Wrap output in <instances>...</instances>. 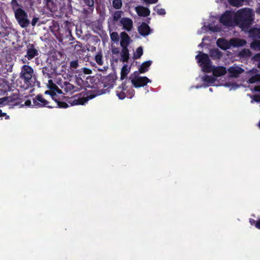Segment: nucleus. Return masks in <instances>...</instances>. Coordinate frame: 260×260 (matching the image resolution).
Listing matches in <instances>:
<instances>
[{
	"label": "nucleus",
	"mask_w": 260,
	"mask_h": 260,
	"mask_svg": "<svg viewBox=\"0 0 260 260\" xmlns=\"http://www.w3.org/2000/svg\"><path fill=\"white\" fill-rule=\"evenodd\" d=\"M138 31L142 36H146L151 33V30L146 23H143L139 26Z\"/></svg>",
	"instance_id": "obj_15"
},
{
	"label": "nucleus",
	"mask_w": 260,
	"mask_h": 260,
	"mask_svg": "<svg viewBox=\"0 0 260 260\" xmlns=\"http://www.w3.org/2000/svg\"><path fill=\"white\" fill-rule=\"evenodd\" d=\"M257 82H260V74H256L249 79L250 83H255Z\"/></svg>",
	"instance_id": "obj_27"
},
{
	"label": "nucleus",
	"mask_w": 260,
	"mask_h": 260,
	"mask_svg": "<svg viewBox=\"0 0 260 260\" xmlns=\"http://www.w3.org/2000/svg\"><path fill=\"white\" fill-rule=\"evenodd\" d=\"M121 46L122 48H126L129 42V38L128 36L125 32H122L121 33Z\"/></svg>",
	"instance_id": "obj_16"
},
{
	"label": "nucleus",
	"mask_w": 260,
	"mask_h": 260,
	"mask_svg": "<svg viewBox=\"0 0 260 260\" xmlns=\"http://www.w3.org/2000/svg\"><path fill=\"white\" fill-rule=\"evenodd\" d=\"M210 72L212 73L213 76L205 75L202 78L204 87L209 85L223 86L229 88L230 90H235L239 87V85L235 82H228L223 83V81H220L218 80V78L224 75L226 73L227 71L225 67L212 65L209 71L206 73Z\"/></svg>",
	"instance_id": "obj_2"
},
{
	"label": "nucleus",
	"mask_w": 260,
	"mask_h": 260,
	"mask_svg": "<svg viewBox=\"0 0 260 260\" xmlns=\"http://www.w3.org/2000/svg\"><path fill=\"white\" fill-rule=\"evenodd\" d=\"M39 20V18H37V17H34L32 18V20H31V25L32 26H35L37 22Z\"/></svg>",
	"instance_id": "obj_45"
},
{
	"label": "nucleus",
	"mask_w": 260,
	"mask_h": 260,
	"mask_svg": "<svg viewBox=\"0 0 260 260\" xmlns=\"http://www.w3.org/2000/svg\"><path fill=\"white\" fill-rule=\"evenodd\" d=\"M249 36L252 38H257L260 39V29L254 28L249 31Z\"/></svg>",
	"instance_id": "obj_21"
},
{
	"label": "nucleus",
	"mask_w": 260,
	"mask_h": 260,
	"mask_svg": "<svg viewBox=\"0 0 260 260\" xmlns=\"http://www.w3.org/2000/svg\"><path fill=\"white\" fill-rule=\"evenodd\" d=\"M96 62L100 65L103 64L102 55L101 53H99L95 56Z\"/></svg>",
	"instance_id": "obj_33"
},
{
	"label": "nucleus",
	"mask_w": 260,
	"mask_h": 260,
	"mask_svg": "<svg viewBox=\"0 0 260 260\" xmlns=\"http://www.w3.org/2000/svg\"><path fill=\"white\" fill-rule=\"evenodd\" d=\"M11 4L12 5L13 9L14 10V12H15V10L18 9L19 8H17L18 7V3L16 0H12Z\"/></svg>",
	"instance_id": "obj_37"
},
{
	"label": "nucleus",
	"mask_w": 260,
	"mask_h": 260,
	"mask_svg": "<svg viewBox=\"0 0 260 260\" xmlns=\"http://www.w3.org/2000/svg\"><path fill=\"white\" fill-rule=\"evenodd\" d=\"M0 116H3L2 114V111L0 110Z\"/></svg>",
	"instance_id": "obj_53"
},
{
	"label": "nucleus",
	"mask_w": 260,
	"mask_h": 260,
	"mask_svg": "<svg viewBox=\"0 0 260 260\" xmlns=\"http://www.w3.org/2000/svg\"><path fill=\"white\" fill-rule=\"evenodd\" d=\"M210 55L213 59L219 58L221 56V52L218 49H214L210 51Z\"/></svg>",
	"instance_id": "obj_22"
},
{
	"label": "nucleus",
	"mask_w": 260,
	"mask_h": 260,
	"mask_svg": "<svg viewBox=\"0 0 260 260\" xmlns=\"http://www.w3.org/2000/svg\"><path fill=\"white\" fill-rule=\"evenodd\" d=\"M121 60L123 62H127L129 58V53L127 48H122L121 53Z\"/></svg>",
	"instance_id": "obj_20"
},
{
	"label": "nucleus",
	"mask_w": 260,
	"mask_h": 260,
	"mask_svg": "<svg viewBox=\"0 0 260 260\" xmlns=\"http://www.w3.org/2000/svg\"><path fill=\"white\" fill-rule=\"evenodd\" d=\"M123 28L127 31L131 30L133 27V21L128 18H122L120 21Z\"/></svg>",
	"instance_id": "obj_13"
},
{
	"label": "nucleus",
	"mask_w": 260,
	"mask_h": 260,
	"mask_svg": "<svg viewBox=\"0 0 260 260\" xmlns=\"http://www.w3.org/2000/svg\"><path fill=\"white\" fill-rule=\"evenodd\" d=\"M84 3L88 6L92 7L93 5V0H84Z\"/></svg>",
	"instance_id": "obj_43"
},
{
	"label": "nucleus",
	"mask_w": 260,
	"mask_h": 260,
	"mask_svg": "<svg viewBox=\"0 0 260 260\" xmlns=\"http://www.w3.org/2000/svg\"><path fill=\"white\" fill-rule=\"evenodd\" d=\"M256 12L257 14H260V7L256 10Z\"/></svg>",
	"instance_id": "obj_50"
},
{
	"label": "nucleus",
	"mask_w": 260,
	"mask_h": 260,
	"mask_svg": "<svg viewBox=\"0 0 260 260\" xmlns=\"http://www.w3.org/2000/svg\"><path fill=\"white\" fill-rule=\"evenodd\" d=\"M143 49L140 47L137 49L134 54V58L135 59L139 58L143 54Z\"/></svg>",
	"instance_id": "obj_26"
},
{
	"label": "nucleus",
	"mask_w": 260,
	"mask_h": 260,
	"mask_svg": "<svg viewBox=\"0 0 260 260\" xmlns=\"http://www.w3.org/2000/svg\"><path fill=\"white\" fill-rule=\"evenodd\" d=\"M253 100L257 102H260V94L254 95L253 97Z\"/></svg>",
	"instance_id": "obj_44"
},
{
	"label": "nucleus",
	"mask_w": 260,
	"mask_h": 260,
	"mask_svg": "<svg viewBox=\"0 0 260 260\" xmlns=\"http://www.w3.org/2000/svg\"><path fill=\"white\" fill-rule=\"evenodd\" d=\"M122 12L118 11L115 12L113 16L114 20L115 21L118 20L121 16Z\"/></svg>",
	"instance_id": "obj_35"
},
{
	"label": "nucleus",
	"mask_w": 260,
	"mask_h": 260,
	"mask_svg": "<svg viewBox=\"0 0 260 260\" xmlns=\"http://www.w3.org/2000/svg\"><path fill=\"white\" fill-rule=\"evenodd\" d=\"M253 90L255 91H260V85L255 87Z\"/></svg>",
	"instance_id": "obj_48"
},
{
	"label": "nucleus",
	"mask_w": 260,
	"mask_h": 260,
	"mask_svg": "<svg viewBox=\"0 0 260 260\" xmlns=\"http://www.w3.org/2000/svg\"><path fill=\"white\" fill-rule=\"evenodd\" d=\"M131 82L135 88H139L145 86L148 83L151 82L146 77H141L137 74H133L130 77Z\"/></svg>",
	"instance_id": "obj_9"
},
{
	"label": "nucleus",
	"mask_w": 260,
	"mask_h": 260,
	"mask_svg": "<svg viewBox=\"0 0 260 260\" xmlns=\"http://www.w3.org/2000/svg\"><path fill=\"white\" fill-rule=\"evenodd\" d=\"M48 88L49 89V90H46L45 92V94H50L52 99L54 100L55 102L57 103V106L60 108H67L68 107V104L61 102H57L56 100L55 99V95L56 93H61V91L59 89L57 86L52 81V80H49L47 84Z\"/></svg>",
	"instance_id": "obj_6"
},
{
	"label": "nucleus",
	"mask_w": 260,
	"mask_h": 260,
	"mask_svg": "<svg viewBox=\"0 0 260 260\" xmlns=\"http://www.w3.org/2000/svg\"><path fill=\"white\" fill-rule=\"evenodd\" d=\"M155 12L160 15H164L166 14V11L164 9L160 8L159 6H156L154 8Z\"/></svg>",
	"instance_id": "obj_29"
},
{
	"label": "nucleus",
	"mask_w": 260,
	"mask_h": 260,
	"mask_svg": "<svg viewBox=\"0 0 260 260\" xmlns=\"http://www.w3.org/2000/svg\"><path fill=\"white\" fill-rule=\"evenodd\" d=\"M196 58L204 72L206 73L209 71L212 64L207 54L200 52L199 54L196 56Z\"/></svg>",
	"instance_id": "obj_7"
},
{
	"label": "nucleus",
	"mask_w": 260,
	"mask_h": 260,
	"mask_svg": "<svg viewBox=\"0 0 260 260\" xmlns=\"http://www.w3.org/2000/svg\"><path fill=\"white\" fill-rule=\"evenodd\" d=\"M208 28L210 30L213 31V32H217L220 31V28L217 25H215L214 24H209Z\"/></svg>",
	"instance_id": "obj_32"
},
{
	"label": "nucleus",
	"mask_w": 260,
	"mask_h": 260,
	"mask_svg": "<svg viewBox=\"0 0 260 260\" xmlns=\"http://www.w3.org/2000/svg\"><path fill=\"white\" fill-rule=\"evenodd\" d=\"M209 90H210V91L212 92V88H210L209 89Z\"/></svg>",
	"instance_id": "obj_54"
},
{
	"label": "nucleus",
	"mask_w": 260,
	"mask_h": 260,
	"mask_svg": "<svg viewBox=\"0 0 260 260\" xmlns=\"http://www.w3.org/2000/svg\"><path fill=\"white\" fill-rule=\"evenodd\" d=\"M24 105L26 106H34L33 105H31V102L29 100H27L26 101H25L24 103Z\"/></svg>",
	"instance_id": "obj_46"
},
{
	"label": "nucleus",
	"mask_w": 260,
	"mask_h": 260,
	"mask_svg": "<svg viewBox=\"0 0 260 260\" xmlns=\"http://www.w3.org/2000/svg\"><path fill=\"white\" fill-rule=\"evenodd\" d=\"M251 52L249 49H244L240 53L239 55L241 57H248L250 55Z\"/></svg>",
	"instance_id": "obj_30"
},
{
	"label": "nucleus",
	"mask_w": 260,
	"mask_h": 260,
	"mask_svg": "<svg viewBox=\"0 0 260 260\" xmlns=\"http://www.w3.org/2000/svg\"><path fill=\"white\" fill-rule=\"evenodd\" d=\"M64 89L67 92H73L77 90L76 87L73 85L69 83H66L64 84Z\"/></svg>",
	"instance_id": "obj_23"
},
{
	"label": "nucleus",
	"mask_w": 260,
	"mask_h": 260,
	"mask_svg": "<svg viewBox=\"0 0 260 260\" xmlns=\"http://www.w3.org/2000/svg\"><path fill=\"white\" fill-rule=\"evenodd\" d=\"M228 72L231 76L237 77L244 72V70L239 66L234 65L228 69Z\"/></svg>",
	"instance_id": "obj_11"
},
{
	"label": "nucleus",
	"mask_w": 260,
	"mask_h": 260,
	"mask_svg": "<svg viewBox=\"0 0 260 260\" xmlns=\"http://www.w3.org/2000/svg\"><path fill=\"white\" fill-rule=\"evenodd\" d=\"M94 96H89V98H75L71 99L69 102L71 104V105H84L89 99H91L93 98Z\"/></svg>",
	"instance_id": "obj_12"
},
{
	"label": "nucleus",
	"mask_w": 260,
	"mask_h": 260,
	"mask_svg": "<svg viewBox=\"0 0 260 260\" xmlns=\"http://www.w3.org/2000/svg\"><path fill=\"white\" fill-rule=\"evenodd\" d=\"M257 72V70L256 69H252L249 71V73H251V74H256Z\"/></svg>",
	"instance_id": "obj_47"
},
{
	"label": "nucleus",
	"mask_w": 260,
	"mask_h": 260,
	"mask_svg": "<svg viewBox=\"0 0 260 260\" xmlns=\"http://www.w3.org/2000/svg\"><path fill=\"white\" fill-rule=\"evenodd\" d=\"M147 4H154L156 3L158 0H143Z\"/></svg>",
	"instance_id": "obj_40"
},
{
	"label": "nucleus",
	"mask_w": 260,
	"mask_h": 260,
	"mask_svg": "<svg viewBox=\"0 0 260 260\" xmlns=\"http://www.w3.org/2000/svg\"><path fill=\"white\" fill-rule=\"evenodd\" d=\"M48 102L47 100L44 99L42 95H38L33 99V106L36 107H42L47 106Z\"/></svg>",
	"instance_id": "obj_10"
},
{
	"label": "nucleus",
	"mask_w": 260,
	"mask_h": 260,
	"mask_svg": "<svg viewBox=\"0 0 260 260\" xmlns=\"http://www.w3.org/2000/svg\"><path fill=\"white\" fill-rule=\"evenodd\" d=\"M246 41L244 40L239 39H233L230 41L221 38L217 40L216 42L217 45L222 50H226L231 46L239 47L244 45Z\"/></svg>",
	"instance_id": "obj_4"
},
{
	"label": "nucleus",
	"mask_w": 260,
	"mask_h": 260,
	"mask_svg": "<svg viewBox=\"0 0 260 260\" xmlns=\"http://www.w3.org/2000/svg\"><path fill=\"white\" fill-rule=\"evenodd\" d=\"M71 67L76 69L78 67V63L77 61H72L70 63Z\"/></svg>",
	"instance_id": "obj_41"
},
{
	"label": "nucleus",
	"mask_w": 260,
	"mask_h": 260,
	"mask_svg": "<svg viewBox=\"0 0 260 260\" xmlns=\"http://www.w3.org/2000/svg\"><path fill=\"white\" fill-rule=\"evenodd\" d=\"M250 47L252 49L255 50H260V41H253L250 44Z\"/></svg>",
	"instance_id": "obj_28"
},
{
	"label": "nucleus",
	"mask_w": 260,
	"mask_h": 260,
	"mask_svg": "<svg viewBox=\"0 0 260 260\" xmlns=\"http://www.w3.org/2000/svg\"><path fill=\"white\" fill-rule=\"evenodd\" d=\"M126 89L124 86L119 87L116 90V95L120 100H123L125 97V93L124 91Z\"/></svg>",
	"instance_id": "obj_19"
},
{
	"label": "nucleus",
	"mask_w": 260,
	"mask_h": 260,
	"mask_svg": "<svg viewBox=\"0 0 260 260\" xmlns=\"http://www.w3.org/2000/svg\"><path fill=\"white\" fill-rule=\"evenodd\" d=\"M253 12L249 8L241 9L236 13L226 11L221 17L220 21L224 25L232 26L239 25L244 30H246L243 23L249 24L252 20Z\"/></svg>",
	"instance_id": "obj_1"
},
{
	"label": "nucleus",
	"mask_w": 260,
	"mask_h": 260,
	"mask_svg": "<svg viewBox=\"0 0 260 260\" xmlns=\"http://www.w3.org/2000/svg\"><path fill=\"white\" fill-rule=\"evenodd\" d=\"M2 114L3 116H0V117H3L5 116V119H8V118H9V116L7 115L6 113H3V112H2Z\"/></svg>",
	"instance_id": "obj_49"
},
{
	"label": "nucleus",
	"mask_w": 260,
	"mask_h": 260,
	"mask_svg": "<svg viewBox=\"0 0 260 260\" xmlns=\"http://www.w3.org/2000/svg\"><path fill=\"white\" fill-rule=\"evenodd\" d=\"M202 86H197L196 88H201Z\"/></svg>",
	"instance_id": "obj_55"
},
{
	"label": "nucleus",
	"mask_w": 260,
	"mask_h": 260,
	"mask_svg": "<svg viewBox=\"0 0 260 260\" xmlns=\"http://www.w3.org/2000/svg\"><path fill=\"white\" fill-rule=\"evenodd\" d=\"M128 92L127 96L129 98L131 99L132 98L134 94H135V91L133 89H131Z\"/></svg>",
	"instance_id": "obj_42"
},
{
	"label": "nucleus",
	"mask_w": 260,
	"mask_h": 260,
	"mask_svg": "<svg viewBox=\"0 0 260 260\" xmlns=\"http://www.w3.org/2000/svg\"><path fill=\"white\" fill-rule=\"evenodd\" d=\"M112 3L113 7L117 9H120L122 6L121 0H113Z\"/></svg>",
	"instance_id": "obj_31"
},
{
	"label": "nucleus",
	"mask_w": 260,
	"mask_h": 260,
	"mask_svg": "<svg viewBox=\"0 0 260 260\" xmlns=\"http://www.w3.org/2000/svg\"><path fill=\"white\" fill-rule=\"evenodd\" d=\"M228 1L233 6L240 7L243 3L244 0H228Z\"/></svg>",
	"instance_id": "obj_25"
},
{
	"label": "nucleus",
	"mask_w": 260,
	"mask_h": 260,
	"mask_svg": "<svg viewBox=\"0 0 260 260\" xmlns=\"http://www.w3.org/2000/svg\"><path fill=\"white\" fill-rule=\"evenodd\" d=\"M152 61L148 60L143 62L139 69V71L140 73H144L148 71L149 67L151 66Z\"/></svg>",
	"instance_id": "obj_18"
},
{
	"label": "nucleus",
	"mask_w": 260,
	"mask_h": 260,
	"mask_svg": "<svg viewBox=\"0 0 260 260\" xmlns=\"http://www.w3.org/2000/svg\"><path fill=\"white\" fill-rule=\"evenodd\" d=\"M20 77L24 81L25 84V86L24 87L25 89L28 88L29 86H33L36 81V76L34 74V70L31 67L27 65H24L22 67Z\"/></svg>",
	"instance_id": "obj_3"
},
{
	"label": "nucleus",
	"mask_w": 260,
	"mask_h": 260,
	"mask_svg": "<svg viewBox=\"0 0 260 260\" xmlns=\"http://www.w3.org/2000/svg\"><path fill=\"white\" fill-rule=\"evenodd\" d=\"M205 40V38L203 39V41H204Z\"/></svg>",
	"instance_id": "obj_57"
},
{
	"label": "nucleus",
	"mask_w": 260,
	"mask_h": 260,
	"mask_svg": "<svg viewBox=\"0 0 260 260\" xmlns=\"http://www.w3.org/2000/svg\"><path fill=\"white\" fill-rule=\"evenodd\" d=\"M208 30V28L205 26L204 25L200 30H198V34L201 35L202 34L205 33Z\"/></svg>",
	"instance_id": "obj_38"
},
{
	"label": "nucleus",
	"mask_w": 260,
	"mask_h": 260,
	"mask_svg": "<svg viewBox=\"0 0 260 260\" xmlns=\"http://www.w3.org/2000/svg\"><path fill=\"white\" fill-rule=\"evenodd\" d=\"M48 88L49 89V90H46L45 92V94H50L52 99L54 100L55 102L57 103V106L60 108H67L68 107V104L61 102H57L56 100L55 99V95L56 93H61V91L59 89L57 86L52 81V80H49L47 84Z\"/></svg>",
	"instance_id": "obj_5"
},
{
	"label": "nucleus",
	"mask_w": 260,
	"mask_h": 260,
	"mask_svg": "<svg viewBox=\"0 0 260 260\" xmlns=\"http://www.w3.org/2000/svg\"><path fill=\"white\" fill-rule=\"evenodd\" d=\"M113 82H114V80H112V82H111V84H112Z\"/></svg>",
	"instance_id": "obj_56"
},
{
	"label": "nucleus",
	"mask_w": 260,
	"mask_h": 260,
	"mask_svg": "<svg viewBox=\"0 0 260 260\" xmlns=\"http://www.w3.org/2000/svg\"><path fill=\"white\" fill-rule=\"evenodd\" d=\"M81 70L84 74H86V75H89L92 73V71L90 69L86 68H83L81 69Z\"/></svg>",
	"instance_id": "obj_36"
},
{
	"label": "nucleus",
	"mask_w": 260,
	"mask_h": 260,
	"mask_svg": "<svg viewBox=\"0 0 260 260\" xmlns=\"http://www.w3.org/2000/svg\"><path fill=\"white\" fill-rule=\"evenodd\" d=\"M15 17L21 27H26L29 24L27 13L21 8L15 10Z\"/></svg>",
	"instance_id": "obj_8"
},
{
	"label": "nucleus",
	"mask_w": 260,
	"mask_h": 260,
	"mask_svg": "<svg viewBox=\"0 0 260 260\" xmlns=\"http://www.w3.org/2000/svg\"><path fill=\"white\" fill-rule=\"evenodd\" d=\"M4 101V99H0V104H1L2 103V101Z\"/></svg>",
	"instance_id": "obj_52"
},
{
	"label": "nucleus",
	"mask_w": 260,
	"mask_h": 260,
	"mask_svg": "<svg viewBox=\"0 0 260 260\" xmlns=\"http://www.w3.org/2000/svg\"><path fill=\"white\" fill-rule=\"evenodd\" d=\"M135 10L140 16L146 17L150 15V10L148 8L142 6H139L135 8Z\"/></svg>",
	"instance_id": "obj_14"
},
{
	"label": "nucleus",
	"mask_w": 260,
	"mask_h": 260,
	"mask_svg": "<svg viewBox=\"0 0 260 260\" xmlns=\"http://www.w3.org/2000/svg\"><path fill=\"white\" fill-rule=\"evenodd\" d=\"M253 59L255 61H258L257 64L258 68H260V53H258L253 57Z\"/></svg>",
	"instance_id": "obj_39"
},
{
	"label": "nucleus",
	"mask_w": 260,
	"mask_h": 260,
	"mask_svg": "<svg viewBox=\"0 0 260 260\" xmlns=\"http://www.w3.org/2000/svg\"><path fill=\"white\" fill-rule=\"evenodd\" d=\"M37 54V51L32 45H29L27 48V55L26 56L28 59L34 58Z\"/></svg>",
	"instance_id": "obj_17"
},
{
	"label": "nucleus",
	"mask_w": 260,
	"mask_h": 260,
	"mask_svg": "<svg viewBox=\"0 0 260 260\" xmlns=\"http://www.w3.org/2000/svg\"><path fill=\"white\" fill-rule=\"evenodd\" d=\"M130 71V67H129L127 65L125 64L123 66L121 74V78H124L129 72Z\"/></svg>",
	"instance_id": "obj_24"
},
{
	"label": "nucleus",
	"mask_w": 260,
	"mask_h": 260,
	"mask_svg": "<svg viewBox=\"0 0 260 260\" xmlns=\"http://www.w3.org/2000/svg\"><path fill=\"white\" fill-rule=\"evenodd\" d=\"M111 39L112 41L115 42H117L119 39V36L117 32H113L111 34L110 36Z\"/></svg>",
	"instance_id": "obj_34"
},
{
	"label": "nucleus",
	"mask_w": 260,
	"mask_h": 260,
	"mask_svg": "<svg viewBox=\"0 0 260 260\" xmlns=\"http://www.w3.org/2000/svg\"><path fill=\"white\" fill-rule=\"evenodd\" d=\"M83 81L81 79L77 80V82L78 84H81Z\"/></svg>",
	"instance_id": "obj_51"
},
{
	"label": "nucleus",
	"mask_w": 260,
	"mask_h": 260,
	"mask_svg": "<svg viewBox=\"0 0 260 260\" xmlns=\"http://www.w3.org/2000/svg\"><path fill=\"white\" fill-rule=\"evenodd\" d=\"M202 44H200L199 45V46H201L202 45Z\"/></svg>",
	"instance_id": "obj_58"
}]
</instances>
